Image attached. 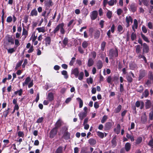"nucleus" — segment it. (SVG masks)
I'll return each mask as SVG.
<instances>
[{"label": "nucleus", "mask_w": 153, "mask_h": 153, "mask_svg": "<svg viewBox=\"0 0 153 153\" xmlns=\"http://www.w3.org/2000/svg\"><path fill=\"white\" fill-rule=\"evenodd\" d=\"M71 74H74L76 78L78 77V79L80 80H81L83 79L84 76L83 72H81L79 73V69L77 68L72 70Z\"/></svg>", "instance_id": "f257e3e1"}, {"label": "nucleus", "mask_w": 153, "mask_h": 153, "mask_svg": "<svg viewBox=\"0 0 153 153\" xmlns=\"http://www.w3.org/2000/svg\"><path fill=\"white\" fill-rule=\"evenodd\" d=\"M64 23L62 22L56 26L52 32L54 34H55L60 30L61 34L64 35L65 33V30L64 28Z\"/></svg>", "instance_id": "f03ea898"}, {"label": "nucleus", "mask_w": 153, "mask_h": 153, "mask_svg": "<svg viewBox=\"0 0 153 153\" xmlns=\"http://www.w3.org/2000/svg\"><path fill=\"white\" fill-rule=\"evenodd\" d=\"M118 56V52L117 48L115 50L113 49H111L109 52V59H113L115 57H117Z\"/></svg>", "instance_id": "7ed1b4c3"}, {"label": "nucleus", "mask_w": 153, "mask_h": 153, "mask_svg": "<svg viewBox=\"0 0 153 153\" xmlns=\"http://www.w3.org/2000/svg\"><path fill=\"white\" fill-rule=\"evenodd\" d=\"M4 39L7 42L6 44L7 45L8 43H10L11 45L14 44V39L12 37V36L7 34L5 36Z\"/></svg>", "instance_id": "20e7f679"}, {"label": "nucleus", "mask_w": 153, "mask_h": 153, "mask_svg": "<svg viewBox=\"0 0 153 153\" xmlns=\"http://www.w3.org/2000/svg\"><path fill=\"white\" fill-rule=\"evenodd\" d=\"M44 4L45 10H49L53 5L52 0H46L45 1Z\"/></svg>", "instance_id": "39448f33"}, {"label": "nucleus", "mask_w": 153, "mask_h": 153, "mask_svg": "<svg viewBox=\"0 0 153 153\" xmlns=\"http://www.w3.org/2000/svg\"><path fill=\"white\" fill-rule=\"evenodd\" d=\"M58 129L54 127L50 131L49 133V137L50 138H53L56 135Z\"/></svg>", "instance_id": "423d86ee"}, {"label": "nucleus", "mask_w": 153, "mask_h": 153, "mask_svg": "<svg viewBox=\"0 0 153 153\" xmlns=\"http://www.w3.org/2000/svg\"><path fill=\"white\" fill-rule=\"evenodd\" d=\"M147 74V72L145 70L143 69L140 70L139 71L138 80L140 81Z\"/></svg>", "instance_id": "0eeeda50"}, {"label": "nucleus", "mask_w": 153, "mask_h": 153, "mask_svg": "<svg viewBox=\"0 0 153 153\" xmlns=\"http://www.w3.org/2000/svg\"><path fill=\"white\" fill-rule=\"evenodd\" d=\"M143 54L148 53L149 51V46L145 43L143 44Z\"/></svg>", "instance_id": "6e6552de"}, {"label": "nucleus", "mask_w": 153, "mask_h": 153, "mask_svg": "<svg viewBox=\"0 0 153 153\" xmlns=\"http://www.w3.org/2000/svg\"><path fill=\"white\" fill-rule=\"evenodd\" d=\"M137 6L135 3H132L130 5L129 9L130 11L133 13L136 11Z\"/></svg>", "instance_id": "1a4fd4ad"}, {"label": "nucleus", "mask_w": 153, "mask_h": 153, "mask_svg": "<svg viewBox=\"0 0 153 153\" xmlns=\"http://www.w3.org/2000/svg\"><path fill=\"white\" fill-rule=\"evenodd\" d=\"M98 15V12L96 10H94L91 13L90 17L91 20H93L95 19Z\"/></svg>", "instance_id": "9d476101"}, {"label": "nucleus", "mask_w": 153, "mask_h": 153, "mask_svg": "<svg viewBox=\"0 0 153 153\" xmlns=\"http://www.w3.org/2000/svg\"><path fill=\"white\" fill-rule=\"evenodd\" d=\"M126 20L127 23L126 27H128L130 25L129 24L130 22H131V23H132L133 19L130 16H127L126 18Z\"/></svg>", "instance_id": "9b49d317"}, {"label": "nucleus", "mask_w": 153, "mask_h": 153, "mask_svg": "<svg viewBox=\"0 0 153 153\" xmlns=\"http://www.w3.org/2000/svg\"><path fill=\"white\" fill-rule=\"evenodd\" d=\"M114 124V123L112 122H107L105 125V129L108 130H109Z\"/></svg>", "instance_id": "f8f14e48"}, {"label": "nucleus", "mask_w": 153, "mask_h": 153, "mask_svg": "<svg viewBox=\"0 0 153 153\" xmlns=\"http://www.w3.org/2000/svg\"><path fill=\"white\" fill-rule=\"evenodd\" d=\"M54 96L52 92L49 93L48 94L47 99L48 100L51 102L54 100Z\"/></svg>", "instance_id": "ddd939ff"}, {"label": "nucleus", "mask_w": 153, "mask_h": 153, "mask_svg": "<svg viewBox=\"0 0 153 153\" xmlns=\"http://www.w3.org/2000/svg\"><path fill=\"white\" fill-rule=\"evenodd\" d=\"M62 123L63 122L61 120H58L56 123L54 127L58 129V128L62 126Z\"/></svg>", "instance_id": "4468645a"}, {"label": "nucleus", "mask_w": 153, "mask_h": 153, "mask_svg": "<svg viewBox=\"0 0 153 153\" xmlns=\"http://www.w3.org/2000/svg\"><path fill=\"white\" fill-rule=\"evenodd\" d=\"M87 112H81L78 114L79 119L81 120H82L87 115Z\"/></svg>", "instance_id": "2eb2a0df"}, {"label": "nucleus", "mask_w": 153, "mask_h": 153, "mask_svg": "<svg viewBox=\"0 0 153 153\" xmlns=\"http://www.w3.org/2000/svg\"><path fill=\"white\" fill-rule=\"evenodd\" d=\"M71 134L69 132H64L63 137L66 140H68L70 138Z\"/></svg>", "instance_id": "dca6fc26"}, {"label": "nucleus", "mask_w": 153, "mask_h": 153, "mask_svg": "<svg viewBox=\"0 0 153 153\" xmlns=\"http://www.w3.org/2000/svg\"><path fill=\"white\" fill-rule=\"evenodd\" d=\"M146 102H145V108L148 109L152 105V103L151 101L149 100H146Z\"/></svg>", "instance_id": "f3484780"}, {"label": "nucleus", "mask_w": 153, "mask_h": 153, "mask_svg": "<svg viewBox=\"0 0 153 153\" xmlns=\"http://www.w3.org/2000/svg\"><path fill=\"white\" fill-rule=\"evenodd\" d=\"M97 66L98 69H100L102 68L103 66V63L100 60H98L97 63Z\"/></svg>", "instance_id": "a211bd4d"}, {"label": "nucleus", "mask_w": 153, "mask_h": 153, "mask_svg": "<svg viewBox=\"0 0 153 153\" xmlns=\"http://www.w3.org/2000/svg\"><path fill=\"white\" fill-rule=\"evenodd\" d=\"M45 40L46 46L50 45L51 44V39L50 37L47 36L45 38Z\"/></svg>", "instance_id": "6ab92c4d"}, {"label": "nucleus", "mask_w": 153, "mask_h": 153, "mask_svg": "<svg viewBox=\"0 0 153 153\" xmlns=\"http://www.w3.org/2000/svg\"><path fill=\"white\" fill-rule=\"evenodd\" d=\"M94 60L92 58H90L88 60L87 65L88 67L94 65Z\"/></svg>", "instance_id": "aec40b11"}, {"label": "nucleus", "mask_w": 153, "mask_h": 153, "mask_svg": "<svg viewBox=\"0 0 153 153\" xmlns=\"http://www.w3.org/2000/svg\"><path fill=\"white\" fill-rule=\"evenodd\" d=\"M131 148V144L130 143L127 142L125 144V148L126 152H128L130 150Z\"/></svg>", "instance_id": "412c9836"}, {"label": "nucleus", "mask_w": 153, "mask_h": 153, "mask_svg": "<svg viewBox=\"0 0 153 153\" xmlns=\"http://www.w3.org/2000/svg\"><path fill=\"white\" fill-rule=\"evenodd\" d=\"M10 109V108H8L7 110L4 111L3 112V115L1 117H4L5 118L7 116V115L9 114Z\"/></svg>", "instance_id": "4be33fe9"}, {"label": "nucleus", "mask_w": 153, "mask_h": 153, "mask_svg": "<svg viewBox=\"0 0 153 153\" xmlns=\"http://www.w3.org/2000/svg\"><path fill=\"white\" fill-rule=\"evenodd\" d=\"M138 27V22L137 20L136 19H134V24L132 27V28L133 30L135 31L134 28L137 29Z\"/></svg>", "instance_id": "5701e85b"}, {"label": "nucleus", "mask_w": 153, "mask_h": 153, "mask_svg": "<svg viewBox=\"0 0 153 153\" xmlns=\"http://www.w3.org/2000/svg\"><path fill=\"white\" fill-rule=\"evenodd\" d=\"M63 147L61 146H59L56 150L55 153H63Z\"/></svg>", "instance_id": "b1692460"}, {"label": "nucleus", "mask_w": 153, "mask_h": 153, "mask_svg": "<svg viewBox=\"0 0 153 153\" xmlns=\"http://www.w3.org/2000/svg\"><path fill=\"white\" fill-rule=\"evenodd\" d=\"M122 108V106L120 105H119L115 109L114 112L115 113H118L120 112Z\"/></svg>", "instance_id": "393cba45"}, {"label": "nucleus", "mask_w": 153, "mask_h": 153, "mask_svg": "<svg viewBox=\"0 0 153 153\" xmlns=\"http://www.w3.org/2000/svg\"><path fill=\"white\" fill-rule=\"evenodd\" d=\"M126 79L128 83L132 82L133 81V79L130 75H127L126 76Z\"/></svg>", "instance_id": "a878e982"}, {"label": "nucleus", "mask_w": 153, "mask_h": 153, "mask_svg": "<svg viewBox=\"0 0 153 153\" xmlns=\"http://www.w3.org/2000/svg\"><path fill=\"white\" fill-rule=\"evenodd\" d=\"M88 143L91 145L93 146L96 144V141L94 139L91 138L88 140Z\"/></svg>", "instance_id": "bb28decb"}, {"label": "nucleus", "mask_w": 153, "mask_h": 153, "mask_svg": "<svg viewBox=\"0 0 153 153\" xmlns=\"http://www.w3.org/2000/svg\"><path fill=\"white\" fill-rule=\"evenodd\" d=\"M143 140L142 138L141 137H138L136 140L135 142V145H138Z\"/></svg>", "instance_id": "cd10ccee"}, {"label": "nucleus", "mask_w": 153, "mask_h": 153, "mask_svg": "<svg viewBox=\"0 0 153 153\" xmlns=\"http://www.w3.org/2000/svg\"><path fill=\"white\" fill-rule=\"evenodd\" d=\"M76 99L79 103V108H82L83 105V102L82 100L79 97L77 98Z\"/></svg>", "instance_id": "c85d7f7f"}, {"label": "nucleus", "mask_w": 153, "mask_h": 153, "mask_svg": "<svg viewBox=\"0 0 153 153\" xmlns=\"http://www.w3.org/2000/svg\"><path fill=\"white\" fill-rule=\"evenodd\" d=\"M38 15V13L36 9L33 10L30 13V16H37Z\"/></svg>", "instance_id": "c756f323"}, {"label": "nucleus", "mask_w": 153, "mask_h": 153, "mask_svg": "<svg viewBox=\"0 0 153 153\" xmlns=\"http://www.w3.org/2000/svg\"><path fill=\"white\" fill-rule=\"evenodd\" d=\"M28 34V31L26 30L25 29L23 28V32L22 33V35H24L25 37L24 39H25L27 37Z\"/></svg>", "instance_id": "7c9ffc66"}, {"label": "nucleus", "mask_w": 153, "mask_h": 153, "mask_svg": "<svg viewBox=\"0 0 153 153\" xmlns=\"http://www.w3.org/2000/svg\"><path fill=\"white\" fill-rule=\"evenodd\" d=\"M31 80V78L30 76H28L25 79V82L23 83V85L28 84L29 82Z\"/></svg>", "instance_id": "2f4dec72"}, {"label": "nucleus", "mask_w": 153, "mask_h": 153, "mask_svg": "<svg viewBox=\"0 0 153 153\" xmlns=\"http://www.w3.org/2000/svg\"><path fill=\"white\" fill-rule=\"evenodd\" d=\"M61 74L62 75L64 76V77L65 79H67L68 78V76L67 71L63 70L61 71Z\"/></svg>", "instance_id": "473e14b6"}, {"label": "nucleus", "mask_w": 153, "mask_h": 153, "mask_svg": "<svg viewBox=\"0 0 153 153\" xmlns=\"http://www.w3.org/2000/svg\"><path fill=\"white\" fill-rule=\"evenodd\" d=\"M140 35L144 41L148 42H149V41L148 40V38L143 34L142 32L140 33Z\"/></svg>", "instance_id": "72a5a7b5"}, {"label": "nucleus", "mask_w": 153, "mask_h": 153, "mask_svg": "<svg viewBox=\"0 0 153 153\" xmlns=\"http://www.w3.org/2000/svg\"><path fill=\"white\" fill-rule=\"evenodd\" d=\"M100 35V32L99 30H97L96 31L94 35V38L96 39H98Z\"/></svg>", "instance_id": "f704fd0d"}, {"label": "nucleus", "mask_w": 153, "mask_h": 153, "mask_svg": "<svg viewBox=\"0 0 153 153\" xmlns=\"http://www.w3.org/2000/svg\"><path fill=\"white\" fill-rule=\"evenodd\" d=\"M23 92V90L22 89H20L19 90H18L14 92V94L15 95H16L18 94V95L19 96L22 95Z\"/></svg>", "instance_id": "c9c22d12"}, {"label": "nucleus", "mask_w": 153, "mask_h": 153, "mask_svg": "<svg viewBox=\"0 0 153 153\" xmlns=\"http://www.w3.org/2000/svg\"><path fill=\"white\" fill-rule=\"evenodd\" d=\"M6 49L8 53L10 54L13 53L16 51V49L14 48H12L9 49H7V48H6Z\"/></svg>", "instance_id": "e433bc0d"}, {"label": "nucleus", "mask_w": 153, "mask_h": 153, "mask_svg": "<svg viewBox=\"0 0 153 153\" xmlns=\"http://www.w3.org/2000/svg\"><path fill=\"white\" fill-rule=\"evenodd\" d=\"M149 91L147 89L145 90L144 91L143 93V95H144L145 97L146 98L149 95Z\"/></svg>", "instance_id": "4c0bfd02"}, {"label": "nucleus", "mask_w": 153, "mask_h": 153, "mask_svg": "<svg viewBox=\"0 0 153 153\" xmlns=\"http://www.w3.org/2000/svg\"><path fill=\"white\" fill-rule=\"evenodd\" d=\"M126 137L130 139L131 142H133L134 141V137L132 135H131L127 133V134Z\"/></svg>", "instance_id": "58836bf2"}, {"label": "nucleus", "mask_w": 153, "mask_h": 153, "mask_svg": "<svg viewBox=\"0 0 153 153\" xmlns=\"http://www.w3.org/2000/svg\"><path fill=\"white\" fill-rule=\"evenodd\" d=\"M39 32H45V28L44 27L37 28L36 29Z\"/></svg>", "instance_id": "ea45409f"}, {"label": "nucleus", "mask_w": 153, "mask_h": 153, "mask_svg": "<svg viewBox=\"0 0 153 153\" xmlns=\"http://www.w3.org/2000/svg\"><path fill=\"white\" fill-rule=\"evenodd\" d=\"M141 47H140V45H137L136 46V52L137 53H139L141 51Z\"/></svg>", "instance_id": "a19ab883"}, {"label": "nucleus", "mask_w": 153, "mask_h": 153, "mask_svg": "<svg viewBox=\"0 0 153 153\" xmlns=\"http://www.w3.org/2000/svg\"><path fill=\"white\" fill-rule=\"evenodd\" d=\"M68 39L67 37H65L63 40L62 42L64 46L65 47L68 43Z\"/></svg>", "instance_id": "79ce46f5"}, {"label": "nucleus", "mask_w": 153, "mask_h": 153, "mask_svg": "<svg viewBox=\"0 0 153 153\" xmlns=\"http://www.w3.org/2000/svg\"><path fill=\"white\" fill-rule=\"evenodd\" d=\"M106 45V42L105 41H103L101 43V49L102 51H104V48L105 47Z\"/></svg>", "instance_id": "37998d69"}, {"label": "nucleus", "mask_w": 153, "mask_h": 153, "mask_svg": "<svg viewBox=\"0 0 153 153\" xmlns=\"http://www.w3.org/2000/svg\"><path fill=\"white\" fill-rule=\"evenodd\" d=\"M88 46V43L87 42L85 41L82 44V46L84 48H85L87 47Z\"/></svg>", "instance_id": "c03bdc74"}, {"label": "nucleus", "mask_w": 153, "mask_h": 153, "mask_svg": "<svg viewBox=\"0 0 153 153\" xmlns=\"http://www.w3.org/2000/svg\"><path fill=\"white\" fill-rule=\"evenodd\" d=\"M137 36L136 33L134 32L132 33L131 35V39L132 41H133L136 38Z\"/></svg>", "instance_id": "a18cd8bd"}, {"label": "nucleus", "mask_w": 153, "mask_h": 153, "mask_svg": "<svg viewBox=\"0 0 153 153\" xmlns=\"http://www.w3.org/2000/svg\"><path fill=\"white\" fill-rule=\"evenodd\" d=\"M112 15V13L111 11L110 10H108L106 16L109 19H110L111 18Z\"/></svg>", "instance_id": "49530a36"}, {"label": "nucleus", "mask_w": 153, "mask_h": 153, "mask_svg": "<svg viewBox=\"0 0 153 153\" xmlns=\"http://www.w3.org/2000/svg\"><path fill=\"white\" fill-rule=\"evenodd\" d=\"M107 119H108V116L106 115H104L103 117L101 120V122L102 123H104L105 122V121L107 120Z\"/></svg>", "instance_id": "de8ad7c7"}, {"label": "nucleus", "mask_w": 153, "mask_h": 153, "mask_svg": "<svg viewBox=\"0 0 153 153\" xmlns=\"http://www.w3.org/2000/svg\"><path fill=\"white\" fill-rule=\"evenodd\" d=\"M143 90V87L142 85H140L139 86V88L136 90L137 92H139L140 93H141Z\"/></svg>", "instance_id": "09e8293b"}, {"label": "nucleus", "mask_w": 153, "mask_h": 153, "mask_svg": "<svg viewBox=\"0 0 153 153\" xmlns=\"http://www.w3.org/2000/svg\"><path fill=\"white\" fill-rule=\"evenodd\" d=\"M76 58L75 57H73L72 58L71 60L69 62V65L70 66H73L75 61Z\"/></svg>", "instance_id": "8fccbe9b"}, {"label": "nucleus", "mask_w": 153, "mask_h": 153, "mask_svg": "<svg viewBox=\"0 0 153 153\" xmlns=\"http://www.w3.org/2000/svg\"><path fill=\"white\" fill-rule=\"evenodd\" d=\"M147 26L150 29H152L153 28V24L151 22H149L148 23Z\"/></svg>", "instance_id": "3c124183"}, {"label": "nucleus", "mask_w": 153, "mask_h": 153, "mask_svg": "<svg viewBox=\"0 0 153 153\" xmlns=\"http://www.w3.org/2000/svg\"><path fill=\"white\" fill-rule=\"evenodd\" d=\"M18 135L19 137H23L24 136V134L23 131H19L18 132Z\"/></svg>", "instance_id": "603ef678"}, {"label": "nucleus", "mask_w": 153, "mask_h": 153, "mask_svg": "<svg viewBox=\"0 0 153 153\" xmlns=\"http://www.w3.org/2000/svg\"><path fill=\"white\" fill-rule=\"evenodd\" d=\"M15 45L16 46V47H17L20 45L18 39H15Z\"/></svg>", "instance_id": "864d4df0"}, {"label": "nucleus", "mask_w": 153, "mask_h": 153, "mask_svg": "<svg viewBox=\"0 0 153 153\" xmlns=\"http://www.w3.org/2000/svg\"><path fill=\"white\" fill-rule=\"evenodd\" d=\"M142 30L143 32L144 33H146L147 32V29L146 26L144 25H143L142 26Z\"/></svg>", "instance_id": "5fc2aeb1"}, {"label": "nucleus", "mask_w": 153, "mask_h": 153, "mask_svg": "<svg viewBox=\"0 0 153 153\" xmlns=\"http://www.w3.org/2000/svg\"><path fill=\"white\" fill-rule=\"evenodd\" d=\"M136 66V65L134 63H131L129 64V67L131 69H133L135 68Z\"/></svg>", "instance_id": "6e6d98bb"}, {"label": "nucleus", "mask_w": 153, "mask_h": 153, "mask_svg": "<svg viewBox=\"0 0 153 153\" xmlns=\"http://www.w3.org/2000/svg\"><path fill=\"white\" fill-rule=\"evenodd\" d=\"M143 4L146 6H148L149 5V1L148 0H141Z\"/></svg>", "instance_id": "4d7b16f0"}, {"label": "nucleus", "mask_w": 153, "mask_h": 153, "mask_svg": "<svg viewBox=\"0 0 153 153\" xmlns=\"http://www.w3.org/2000/svg\"><path fill=\"white\" fill-rule=\"evenodd\" d=\"M116 2L114 0H111L108 2V4L109 6H112L113 5L114 3H116Z\"/></svg>", "instance_id": "13d9d810"}, {"label": "nucleus", "mask_w": 153, "mask_h": 153, "mask_svg": "<svg viewBox=\"0 0 153 153\" xmlns=\"http://www.w3.org/2000/svg\"><path fill=\"white\" fill-rule=\"evenodd\" d=\"M13 20V19L11 16H8L6 20L7 22L8 23H10L12 22Z\"/></svg>", "instance_id": "bf43d9fd"}, {"label": "nucleus", "mask_w": 153, "mask_h": 153, "mask_svg": "<svg viewBox=\"0 0 153 153\" xmlns=\"http://www.w3.org/2000/svg\"><path fill=\"white\" fill-rule=\"evenodd\" d=\"M97 135L101 138H103L104 136V134L100 131H98L97 132Z\"/></svg>", "instance_id": "052dcab7"}, {"label": "nucleus", "mask_w": 153, "mask_h": 153, "mask_svg": "<svg viewBox=\"0 0 153 153\" xmlns=\"http://www.w3.org/2000/svg\"><path fill=\"white\" fill-rule=\"evenodd\" d=\"M43 119L44 118L42 117H39L37 120L36 123H41L43 121Z\"/></svg>", "instance_id": "680f3d73"}, {"label": "nucleus", "mask_w": 153, "mask_h": 153, "mask_svg": "<svg viewBox=\"0 0 153 153\" xmlns=\"http://www.w3.org/2000/svg\"><path fill=\"white\" fill-rule=\"evenodd\" d=\"M124 90L123 84H120V91L121 93L123 92Z\"/></svg>", "instance_id": "e2e57ef3"}, {"label": "nucleus", "mask_w": 153, "mask_h": 153, "mask_svg": "<svg viewBox=\"0 0 153 153\" xmlns=\"http://www.w3.org/2000/svg\"><path fill=\"white\" fill-rule=\"evenodd\" d=\"M123 30V27L121 25H119L117 27V30L119 32H121Z\"/></svg>", "instance_id": "0e129e2a"}, {"label": "nucleus", "mask_w": 153, "mask_h": 153, "mask_svg": "<svg viewBox=\"0 0 153 153\" xmlns=\"http://www.w3.org/2000/svg\"><path fill=\"white\" fill-rule=\"evenodd\" d=\"M91 54L92 56V58L94 59L95 58L96 56H97V53L96 52L94 51H93L91 52Z\"/></svg>", "instance_id": "69168bd1"}, {"label": "nucleus", "mask_w": 153, "mask_h": 153, "mask_svg": "<svg viewBox=\"0 0 153 153\" xmlns=\"http://www.w3.org/2000/svg\"><path fill=\"white\" fill-rule=\"evenodd\" d=\"M33 46V45L31 46L29 49L28 51L27 52L29 53H32L34 51Z\"/></svg>", "instance_id": "338daca9"}, {"label": "nucleus", "mask_w": 153, "mask_h": 153, "mask_svg": "<svg viewBox=\"0 0 153 153\" xmlns=\"http://www.w3.org/2000/svg\"><path fill=\"white\" fill-rule=\"evenodd\" d=\"M148 145L152 148H153V140L152 139V140H150L149 142Z\"/></svg>", "instance_id": "774afa93"}]
</instances>
